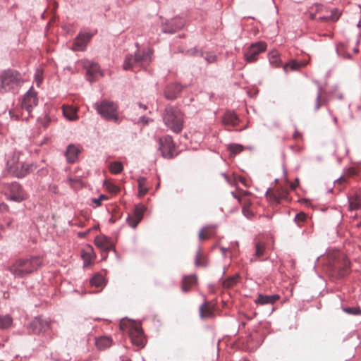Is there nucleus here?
Here are the masks:
<instances>
[{
  "label": "nucleus",
  "instance_id": "f257e3e1",
  "mask_svg": "<svg viewBox=\"0 0 361 361\" xmlns=\"http://www.w3.org/2000/svg\"><path fill=\"white\" fill-rule=\"evenodd\" d=\"M21 74L16 70L7 69L0 72V93L16 94L23 84Z\"/></svg>",
  "mask_w": 361,
  "mask_h": 361
},
{
  "label": "nucleus",
  "instance_id": "f03ea898",
  "mask_svg": "<svg viewBox=\"0 0 361 361\" xmlns=\"http://www.w3.org/2000/svg\"><path fill=\"white\" fill-rule=\"evenodd\" d=\"M42 264L39 257H31L26 259H17L8 270L18 278H23L27 274L36 271Z\"/></svg>",
  "mask_w": 361,
  "mask_h": 361
},
{
  "label": "nucleus",
  "instance_id": "7ed1b4c3",
  "mask_svg": "<svg viewBox=\"0 0 361 361\" xmlns=\"http://www.w3.org/2000/svg\"><path fill=\"white\" fill-rule=\"evenodd\" d=\"M162 118L166 126L173 132L178 133L182 130L183 116L179 109L172 106H166Z\"/></svg>",
  "mask_w": 361,
  "mask_h": 361
},
{
  "label": "nucleus",
  "instance_id": "20e7f679",
  "mask_svg": "<svg viewBox=\"0 0 361 361\" xmlns=\"http://www.w3.org/2000/svg\"><path fill=\"white\" fill-rule=\"evenodd\" d=\"M94 108L97 113L104 119L109 121L118 123V104L111 101L104 99L101 102H96Z\"/></svg>",
  "mask_w": 361,
  "mask_h": 361
},
{
  "label": "nucleus",
  "instance_id": "39448f33",
  "mask_svg": "<svg viewBox=\"0 0 361 361\" xmlns=\"http://www.w3.org/2000/svg\"><path fill=\"white\" fill-rule=\"evenodd\" d=\"M152 50L149 48L138 49L134 55L128 54L126 56L123 68L124 70L128 71L130 60H134V62H137L138 68L145 67L152 61Z\"/></svg>",
  "mask_w": 361,
  "mask_h": 361
},
{
  "label": "nucleus",
  "instance_id": "423d86ee",
  "mask_svg": "<svg viewBox=\"0 0 361 361\" xmlns=\"http://www.w3.org/2000/svg\"><path fill=\"white\" fill-rule=\"evenodd\" d=\"M7 167L8 171L17 178L25 177L37 168L33 164L20 162L15 157L7 161Z\"/></svg>",
  "mask_w": 361,
  "mask_h": 361
},
{
  "label": "nucleus",
  "instance_id": "0eeeda50",
  "mask_svg": "<svg viewBox=\"0 0 361 361\" xmlns=\"http://www.w3.org/2000/svg\"><path fill=\"white\" fill-rule=\"evenodd\" d=\"M6 199L16 202H20L26 199V194L18 182L4 183L1 185Z\"/></svg>",
  "mask_w": 361,
  "mask_h": 361
},
{
  "label": "nucleus",
  "instance_id": "6e6552de",
  "mask_svg": "<svg viewBox=\"0 0 361 361\" xmlns=\"http://www.w3.org/2000/svg\"><path fill=\"white\" fill-rule=\"evenodd\" d=\"M38 104L37 94L33 90V87H31L29 90L23 95L21 101V109L23 111H25L27 113V116H25L22 119H27L32 116V111L33 109Z\"/></svg>",
  "mask_w": 361,
  "mask_h": 361
},
{
  "label": "nucleus",
  "instance_id": "1a4fd4ad",
  "mask_svg": "<svg viewBox=\"0 0 361 361\" xmlns=\"http://www.w3.org/2000/svg\"><path fill=\"white\" fill-rule=\"evenodd\" d=\"M267 44L263 41L252 43L244 53V59L247 63H253L258 59V55L267 49Z\"/></svg>",
  "mask_w": 361,
  "mask_h": 361
},
{
  "label": "nucleus",
  "instance_id": "9d476101",
  "mask_svg": "<svg viewBox=\"0 0 361 361\" xmlns=\"http://www.w3.org/2000/svg\"><path fill=\"white\" fill-rule=\"evenodd\" d=\"M159 149L164 158L171 159L173 157L175 144L171 136L166 135L159 138Z\"/></svg>",
  "mask_w": 361,
  "mask_h": 361
},
{
  "label": "nucleus",
  "instance_id": "9b49d317",
  "mask_svg": "<svg viewBox=\"0 0 361 361\" xmlns=\"http://www.w3.org/2000/svg\"><path fill=\"white\" fill-rule=\"evenodd\" d=\"M185 20L179 17L173 18L171 20H166L161 23V31L166 34H173L183 27Z\"/></svg>",
  "mask_w": 361,
  "mask_h": 361
},
{
  "label": "nucleus",
  "instance_id": "f8f14e48",
  "mask_svg": "<svg viewBox=\"0 0 361 361\" xmlns=\"http://www.w3.org/2000/svg\"><path fill=\"white\" fill-rule=\"evenodd\" d=\"M94 34L90 32H80L75 38L72 49L75 51H82L85 50L87 44L91 40Z\"/></svg>",
  "mask_w": 361,
  "mask_h": 361
},
{
  "label": "nucleus",
  "instance_id": "ddd939ff",
  "mask_svg": "<svg viewBox=\"0 0 361 361\" xmlns=\"http://www.w3.org/2000/svg\"><path fill=\"white\" fill-rule=\"evenodd\" d=\"M350 265L349 260L346 257H343L334 263L333 269L338 274V277L343 278L350 273Z\"/></svg>",
  "mask_w": 361,
  "mask_h": 361
},
{
  "label": "nucleus",
  "instance_id": "4468645a",
  "mask_svg": "<svg viewBox=\"0 0 361 361\" xmlns=\"http://www.w3.org/2000/svg\"><path fill=\"white\" fill-rule=\"evenodd\" d=\"M82 147L79 145L70 144L64 153L68 163L73 164L78 161V154L81 152Z\"/></svg>",
  "mask_w": 361,
  "mask_h": 361
},
{
  "label": "nucleus",
  "instance_id": "2eb2a0df",
  "mask_svg": "<svg viewBox=\"0 0 361 361\" xmlns=\"http://www.w3.org/2000/svg\"><path fill=\"white\" fill-rule=\"evenodd\" d=\"M84 66L87 69V79L90 82L94 81L98 76H102V73L97 63L87 61Z\"/></svg>",
  "mask_w": 361,
  "mask_h": 361
},
{
  "label": "nucleus",
  "instance_id": "dca6fc26",
  "mask_svg": "<svg viewBox=\"0 0 361 361\" xmlns=\"http://www.w3.org/2000/svg\"><path fill=\"white\" fill-rule=\"evenodd\" d=\"M183 86L180 83H172L169 85L164 92L165 97L169 100L175 99L182 91Z\"/></svg>",
  "mask_w": 361,
  "mask_h": 361
},
{
  "label": "nucleus",
  "instance_id": "f3484780",
  "mask_svg": "<svg viewBox=\"0 0 361 361\" xmlns=\"http://www.w3.org/2000/svg\"><path fill=\"white\" fill-rule=\"evenodd\" d=\"M280 298L278 294L273 295H264L259 294L257 298L255 300V303L257 305H273Z\"/></svg>",
  "mask_w": 361,
  "mask_h": 361
},
{
  "label": "nucleus",
  "instance_id": "a211bd4d",
  "mask_svg": "<svg viewBox=\"0 0 361 361\" xmlns=\"http://www.w3.org/2000/svg\"><path fill=\"white\" fill-rule=\"evenodd\" d=\"M130 336L131 338V341L134 345L138 347L144 346L143 331L141 328L138 326L135 327L133 329L131 330L130 333Z\"/></svg>",
  "mask_w": 361,
  "mask_h": 361
},
{
  "label": "nucleus",
  "instance_id": "6ab92c4d",
  "mask_svg": "<svg viewBox=\"0 0 361 361\" xmlns=\"http://www.w3.org/2000/svg\"><path fill=\"white\" fill-rule=\"evenodd\" d=\"M197 283V278L195 274L184 276L182 279L181 290L187 293L191 290Z\"/></svg>",
  "mask_w": 361,
  "mask_h": 361
},
{
  "label": "nucleus",
  "instance_id": "aec40b11",
  "mask_svg": "<svg viewBox=\"0 0 361 361\" xmlns=\"http://www.w3.org/2000/svg\"><path fill=\"white\" fill-rule=\"evenodd\" d=\"M187 54L190 55H198L203 57L208 63H215L217 61V56L216 54L211 52H204L195 48L188 50Z\"/></svg>",
  "mask_w": 361,
  "mask_h": 361
},
{
  "label": "nucleus",
  "instance_id": "412c9836",
  "mask_svg": "<svg viewBox=\"0 0 361 361\" xmlns=\"http://www.w3.org/2000/svg\"><path fill=\"white\" fill-rule=\"evenodd\" d=\"M267 248V244L264 241H255V253L251 257V262H257L265 254Z\"/></svg>",
  "mask_w": 361,
  "mask_h": 361
},
{
  "label": "nucleus",
  "instance_id": "4be33fe9",
  "mask_svg": "<svg viewBox=\"0 0 361 361\" xmlns=\"http://www.w3.org/2000/svg\"><path fill=\"white\" fill-rule=\"evenodd\" d=\"M143 207H136L134 209V216L135 218L128 216L126 219V221L128 222L129 225L132 228H136L138 223L140 221V220L142 218L143 215Z\"/></svg>",
  "mask_w": 361,
  "mask_h": 361
},
{
  "label": "nucleus",
  "instance_id": "5701e85b",
  "mask_svg": "<svg viewBox=\"0 0 361 361\" xmlns=\"http://www.w3.org/2000/svg\"><path fill=\"white\" fill-rule=\"evenodd\" d=\"M223 122L226 125L235 126L239 123V118L233 111H228L224 115Z\"/></svg>",
  "mask_w": 361,
  "mask_h": 361
},
{
  "label": "nucleus",
  "instance_id": "b1692460",
  "mask_svg": "<svg viewBox=\"0 0 361 361\" xmlns=\"http://www.w3.org/2000/svg\"><path fill=\"white\" fill-rule=\"evenodd\" d=\"M349 209L350 211L361 209V192L355 193L348 197Z\"/></svg>",
  "mask_w": 361,
  "mask_h": 361
},
{
  "label": "nucleus",
  "instance_id": "393cba45",
  "mask_svg": "<svg viewBox=\"0 0 361 361\" xmlns=\"http://www.w3.org/2000/svg\"><path fill=\"white\" fill-rule=\"evenodd\" d=\"M95 345L99 350H103L112 345V339L109 336H101L96 339Z\"/></svg>",
  "mask_w": 361,
  "mask_h": 361
},
{
  "label": "nucleus",
  "instance_id": "a878e982",
  "mask_svg": "<svg viewBox=\"0 0 361 361\" xmlns=\"http://www.w3.org/2000/svg\"><path fill=\"white\" fill-rule=\"evenodd\" d=\"M322 88L321 87H319L317 91L316 94L313 97L314 99V112H317L319 108L326 103V99L322 97Z\"/></svg>",
  "mask_w": 361,
  "mask_h": 361
},
{
  "label": "nucleus",
  "instance_id": "bb28decb",
  "mask_svg": "<svg viewBox=\"0 0 361 361\" xmlns=\"http://www.w3.org/2000/svg\"><path fill=\"white\" fill-rule=\"evenodd\" d=\"M199 312L200 317L202 319L210 318L213 315V309L208 305L207 301L200 306Z\"/></svg>",
  "mask_w": 361,
  "mask_h": 361
},
{
  "label": "nucleus",
  "instance_id": "cd10ccee",
  "mask_svg": "<svg viewBox=\"0 0 361 361\" xmlns=\"http://www.w3.org/2000/svg\"><path fill=\"white\" fill-rule=\"evenodd\" d=\"M63 116L69 121H73L78 119L77 109L73 106H63Z\"/></svg>",
  "mask_w": 361,
  "mask_h": 361
},
{
  "label": "nucleus",
  "instance_id": "c85d7f7f",
  "mask_svg": "<svg viewBox=\"0 0 361 361\" xmlns=\"http://www.w3.org/2000/svg\"><path fill=\"white\" fill-rule=\"evenodd\" d=\"M307 63V61H298L296 60H293V61H290L289 63H286L283 66V71L286 73L288 72V68H290L291 71H297V70L300 69L301 67L306 66Z\"/></svg>",
  "mask_w": 361,
  "mask_h": 361
},
{
  "label": "nucleus",
  "instance_id": "c756f323",
  "mask_svg": "<svg viewBox=\"0 0 361 361\" xmlns=\"http://www.w3.org/2000/svg\"><path fill=\"white\" fill-rule=\"evenodd\" d=\"M30 325L35 334H39L42 331H44L45 328L47 326V323L44 324L43 321L38 318L33 320Z\"/></svg>",
  "mask_w": 361,
  "mask_h": 361
},
{
  "label": "nucleus",
  "instance_id": "7c9ffc66",
  "mask_svg": "<svg viewBox=\"0 0 361 361\" xmlns=\"http://www.w3.org/2000/svg\"><path fill=\"white\" fill-rule=\"evenodd\" d=\"M138 185V195L142 197L146 195L148 192V188L147 187V179L145 177H139L137 179Z\"/></svg>",
  "mask_w": 361,
  "mask_h": 361
},
{
  "label": "nucleus",
  "instance_id": "2f4dec72",
  "mask_svg": "<svg viewBox=\"0 0 361 361\" xmlns=\"http://www.w3.org/2000/svg\"><path fill=\"white\" fill-rule=\"evenodd\" d=\"M269 63L274 67H279L281 64L279 54L276 50L271 51L268 54Z\"/></svg>",
  "mask_w": 361,
  "mask_h": 361
},
{
  "label": "nucleus",
  "instance_id": "473e14b6",
  "mask_svg": "<svg viewBox=\"0 0 361 361\" xmlns=\"http://www.w3.org/2000/svg\"><path fill=\"white\" fill-rule=\"evenodd\" d=\"M195 264L196 267H206L208 264V260L206 257H202L201 250L199 248L196 252L195 257Z\"/></svg>",
  "mask_w": 361,
  "mask_h": 361
},
{
  "label": "nucleus",
  "instance_id": "72a5a7b5",
  "mask_svg": "<svg viewBox=\"0 0 361 361\" xmlns=\"http://www.w3.org/2000/svg\"><path fill=\"white\" fill-rule=\"evenodd\" d=\"M95 245L104 250H109V240L106 236H97L94 238Z\"/></svg>",
  "mask_w": 361,
  "mask_h": 361
},
{
  "label": "nucleus",
  "instance_id": "f704fd0d",
  "mask_svg": "<svg viewBox=\"0 0 361 361\" xmlns=\"http://www.w3.org/2000/svg\"><path fill=\"white\" fill-rule=\"evenodd\" d=\"M13 323V319L9 314L0 315V329L9 328Z\"/></svg>",
  "mask_w": 361,
  "mask_h": 361
},
{
  "label": "nucleus",
  "instance_id": "c9c22d12",
  "mask_svg": "<svg viewBox=\"0 0 361 361\" xmlns=\"http://www.w3.org/2000/svg\"><path fill=\"white\" fill-rule=\"evenodd\" d=\"M244 147L240 144H230L227 146V149L231 155H235L243 150Z\"/></svg>",
  "mask_w": 361,
  "mask_h": 361
},
{
  "label": "nucleus",
  "instance_id": "e433bc0d",
  "mask_svg": "<svg viewBox=\"0 0 361 361\" xmlns=\"http://www.w3.org/2000/svg\"><path fill=\"white\" fill-rule=\"evenodd\" d=\"M238 274H235L233 276H229L223 281V286L226 288H230L234 286L238 282Z\"/></svg>",
  "mask_w": 361,
  "mask_h": 361
},
{
  "label": "nucleus",
  "instance_id": "4c0bfd02",
  "mask_svg": "<svg viewBox=\"0 0 361 361\" xmlns=\"http://www.w3.org/2000/svg\"><path fill=\"white\" fill-rule=\"evenodd\" d=\"M123 164L120 161H114L110 164L109 170L112 173L118 174L123 170Z\"/></svg>",
  "mask_w": 361,
  "mask_h": 361
},
{
  "label": "nucleus",
  "instance_id": "58836bf2",
  "mask_svg": "<svg viewBox=\"0 0 361 361\" xmlns=\"http://www.w3.org/2000/svg\"><path fill=\"white\" fill-rule=\"evenodd\" d=\"M104 278L102 276L98 274V275H95L91 279H90V283L92 286H95V287H101L103 286L104 284Z\"/></svg>",
  "mask_w": 361,
  "mask_h": 361
},
{
  "label": "nucleus",
  "instance_id": "ea45409f",
  "mask_svg": "<svg viewBox=\"0 0 361 361\" xmlns=\"http://www.w3.org/2000/svg\"><path fill=\"white\" fill-rule=\"evenodd\" d=\"M343 311L348 314L359 315L361 314V310L358 307H343Z\"/></svg>",
  "mask_w": 361,
  "mask_h": 361
},
{
  "label": "nucleus",
  "instance_id": "a19ab883",
  "mask_svg": "<svg viewBox=\"0 0 361 361\" xmlns=\"http://www.w3.org/2000/svg\"><path fill=\"white\" fill-rule=\"evenodd\" d=\"M339 17H340V13H338L337 11H332V13L330 16L320 17L319 19H321L322 20H331L336 21V20H338Z\"/></svg>",
  "mask_w": 361,
  "mask_h": 361
},
{
  "label": "nucleus",
  "instance_id": "79ce46f5",
  "mask_svg": "<svg viewBox=\"0 0 361 361\" xmlns=\"http://www.w3.org/2000/svg\"><path fill=\"white\" fill-rule=\"evenodd\" d=\"M345 50V46L341 44L337 46L336 47V52L338 55L342 56L344 59H350V55L349 54H344L343 53Z\"/></svg>",
  "mask_w": 361,
  "mask_h": 361
},
{
  "label": "nucleus",
  "instance_id": "37998d69",
  "mask_svg": "<svg viewBox=\"0 0 361 361\" xmlns=\"http://www.w3.org/2000/svg\"><path fill=\"white\" fill-rule=\"evenodd\" d=\"M269 197L271 202L279 204L281 200H282V196H279L277 193L271 192L269 195Z\"/></svg>",
  "mask_w": 361,
  "mask_h": 361
},
{
  "label": "nucleus",
  "instance_id": "c03bdc74",
  "mask_svg": "<svg viewBox=\"0 0 361 361\" xmlns=\"http://www.w3.org/2000/svg\"><path fill=\"white\" fill-rule=\"evenodd\" d=\"M108 197L105 195H101L98 198H93L92 202L96 204L97 207H99L101 205L102 200H107Z\"/></svg>",
  "mask_w": 361,
  "mask_h": 361
},
{
  "label": "nucleus",
  "instance_id": "a18cd8bd",
  "mask_svg": "<svg viewBox=\"0 0 361 361\" xmlns=\"http://www.w3.org/2000/svg\"><path fill=\"white\" fill-rule=\"evenodd\" d=\"M242 212L247 218H251L253 216V213L250 208H242Z\"/></svg>",
  "mask_w": 361,
  "mask_h": 361
},
{
  "label": "nucleus",
  "instance_id": "49530a36",
  "mask_svg": "<svg viewBox=\"0 0 361 361\" xmlns=\"http://www.w3.org/2000/svg\"><path fill=\"white\" fill-rule=\"evenodd\" d=\"M107 189L109 192H111V193H117L119 190V188L118 187H117L116 185H113L111 183H109L108 185H107Z\"/></svg>",
  "mask_w": 361,
  "mask_h": 361
},
{
  "label": "nucleus",
  "instance_id": "de8ad7c7",
  "mask_svg": "<svg viewBox=\"0 0 361 361\" xmlns=\"http://www.w3.org/2000/svg\"><path fill=\"white\" fill-rule=\"evenodd\" d=\"M38 121L44 126L47 127L50 121V118L47 116L44 118H38Z\"/></svg>",
  "mask_w": 361,
  "mask_h": 361
},
{
  "label": "nucleus",
  "instance_id": "09e8293b",
  "mask_svg": "<svg viewBox=\"0 0 361 361\" xmlns=\"http://www.w3.org/2000/svg\"><path fill=\"white\" fill-rule=\"evenodd\" d=\"M243 204V208H250L252 205V202L249 199H243L240 202Z\"/></svg>",
  "mask_w": 361,
  "mask_h": 361
},
{
  "label": "nucleus",
  "instance_id": "8fccbe9b",
  "mask_svg": "<svg viewBox=\"0 0 361 361\" xmlns=\"http://www.w3.org/2000/svg\"><path fill=\"white\" fill-rule=\"evenodd\" d=\"M306 219V215L304 213H300L296 214L295 217V221H303Z\"/></svg>",
  "mask_w": 361,
  "mask_h": 361
},
{
  "label": "nucleus",
  "instance_id": "3c124183",
  "mask_svg": "<svg viewBox=\"0 0 361 361\" xmlns=\"http://www.w3.org/2000/svg\"><path fill=\"white\" fill-rule=\"evenodd\" d=\"M204 228H202L200 232H199V238L200 240H204L207 238H209V236H207V235H204Z\"/></svg>",
  "mask_w": 361,
  "mask_h": 361
},
{
  "label": "nucleus",
  "instance_id": "603ef678",
  "mask_svg": "<svg viewBox=\"0 0 361 361\" xmlns=\"http://www.w3.org/2000/svg\"><path fill=\"white\" fill-rule=\"evenodd\" d=\"M129 63H130V66L128 68V70H131V69H133L134 68L138 67L137 66V62H134V60H130L129 61Z\"/></svg>",
  "mask_w": 361,
  "mask_h": 361
},
{
  "label": "nucleus",
  "instance_id": "864d4df0",
  "mask_svg": "<svg viewBox=\"0 0 361 361\" xmlns=\"http://www.w3.org/2000/svg\"><path fill=\"white\" fill-rule=\"evenodd\" d=\"M8 209V207L6 204H5V203L0 204V212L7 211Z\"/></svg>",
  "mask_w": 361,
  "mask_h": 361
},
{
  "label": "nucleus",
  "instance_id": "5fc2aeb1",
  "mask_svg": "<svg viewBox=\"0 0 361 361\" xmlns=\"http://www.w3.org/2000/svg\"><path fill=\"white\" fill-rule=\"evenodd\" d=\"M275 193H277L278 195H279V196H282V200L283 199H285L286 197V195H287V192L286 190H283V191H276L274 192Z\"/></svg>",
  "mask_w": 361,
  "mask_h": 361
},
{
  "label": "nucleus",
  "instance_id": "6e6d98bb",
  "mask_svg": "<svg viewBox=\"0 0 361 361\" xmlns=\"http://www.w3.org/2000/svg\"><path fill=\"white\" fill-rule=\"evenodd\" d=\"M302 135L300 133H299L297 130H295L294 134H293V138L294 139H298L301 137Z\"/></svg>",
  "mask_w": 361,
  "mask_h": 361
},
{
  "label": "nucleus",
  "instance_id": "4d7b16f0",
  "mask_svg": "<svg viewBox=\"0 0 361 361\" xmlns=\"http://www.w3.org/2000/svg\"><path fill=\"white\" fill-rule=\"evenodd\" d=\"M298 182H299V179L298 178H296L295 179V182H294V183H292L290 187H291V189L292 190H294L297 187V185L298 184Z\"/></svg>",
  "mask_w": 361,
  "mask_h": 361
},
{
  "label": "nucleus",
  "instance_id": "13d9d810",
  "mask_svg": "<svg viewBox=\"0 0 361 361\" xmlns=\"http://www.w3.org/2000/svg\"><path fill=\"white\" fill-rule=\"evenodd\" d=\"M231 195H232V196H233L234 198L237 199V200H238V201L239 202H241V201H242V198H241V197H238V196L235 194V192H231Z\"/></svg>",
  "mask_w": 361,
  "mask_h": 361
},
{
  "label": "nucleus",
  "instance_id": "bf43d9fd",
  "mask_svg": "<svg viewBox=\"0 0 361 361\" xmlns=\"http://www.w3.org/2000/svg\"><path fill=\"white\" fill-rule=\"evenodd\" d=\"M138 106H139L140 108H142L144 110H146L147 109V106L145 104H142L141 103H139Z\"/></svg>",
  "mask_w": 361,
  "mask_h": 361
},
{
  "label": "nucleus",
  "instance_id": "052dcab7",
  "mask_svg": "<svg viewBox=\"0 0 361 361\" xmlns=\"http://www.w3.org/2000/svg\"><path fill=\"white\" fill-rule=\"evenodd\" d=\"M140 121L145 123H147V120L146 119V118L145 116H141L140 117Z\"/></svg>",
  "mask_w": 361,
  "mask_h": 361
},
{
  "label": "nucleus",
  "instance_id": "680f3d73",
  "mask_svg": "<svg viewBox=\"0 0 361 361\" xmlns=\"http://www.w3.org/2000/svg\"><path fill=\"white\" fill-rule=\"evenodd\" d=\"M333 121L335 124L338 123V119H337L336 116H333Z\"/></svg>",
  "mask_w": 361,
  "mask_h": 361
},
{
  "label": "nucleus",
  "instance_id": "e2e57ef3",
  "mask_svg": "<svg viewBox=\"0 0 361 361\" xmlns=\"http://www.w3.org/2000/svg\"><path fill=\"white\" fill-rule=\"evenodd\" d=\"M349 152V149L347 147V146H345V154L347 155Z\"/></svg>",
  "mask_w": 361,
  "mask_h": 361
},
{
  "label": "nucleus",
  "instance_id": "0e129e2a",
  "mask_svg": "<svg viewBox=\"0 0 361 361\" xmlns=\"http://www.w3.org/2000/svg\"><path fill=\"white\" fill-rule=\"evenodd\" d=\"M221 251L223 252V253H225V252H226V251L227 250V249H226V248L223 247H221Z\"/></svg>",
  "mask_w": 361,
  "mask_h": 361
},
{
  "label": "nucleus",
  "instance_id": "69168bd1",
  "mask_svg": "<svg viewBox=\"0 0 361 361\" xmlns=\"http://www.w3.org/2000/svg\"><path fill=\"white\" fill-rule=\"evenodd\" d=\"M222 175H223V177H224L228 181V177L227 176V175L225 173H223Z\"/></svg>",
  "mask_w": 361,
  "mask_h": 361
},
{
  "label": "nucleus",
  "instance_id": "338daca9",
  "mask_svg": "<svg viewBox=\"0 0 361 361\" xmlns=\"http://www.w3.org/2000/svg\"><path fill=\"white\" fill-rule=\"evenodd\" d=\"M328 112L330 115L332 114V111L330 109H328Z\"/></svg>",
  "mask_w": 361,
  "mask_h": 361
},
{
  "label": "nucleus",
  "instance_id": "774afa93",
  "mask_svg": "<svg viewBox=\"0 0 361 361\" xmlns=\"http://www.w3.org/2000/svg\"><path fill=\"white\" fill-rule=\"evenodd\" d=\"M354 52L355 53H357L358 52V49L357 48H355L354 49Z\"/></svg>",
  "mask_w": 361,
  "mask_h": 361
}]
</instances>
